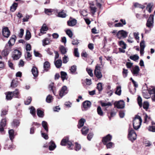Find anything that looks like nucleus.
Returning a JSON list of instances; mask_svg holds the SVG:
<instances>
[{
    "label": "nucleus",
    "instance_id": "nucleus-64",
    "mask_svg": "<svg viewBox=\"0 0 155 155\" xmlns=\"http://www.w3.org/2000/svg\"><path fill=\"white\" fill-rule=\"evenodd\" d=\"M148 130L150 131L155 132V127L153 126H150Z\"/></svg>",
    "mask_w": 155,
    "mask_h": 155
},
{
    "label": "nucleus",
    "instance_id": "nucleus-12",
    "mask_svg": "<svg viewBox=\"0 0 155 155\" xmlns=\"http://www.w3.org/2000/svg\"><path fill=\"white\" fill-rule=\"evenodd\" d=\"M2 34L5 37L8 38L9 37L10 32L7 27H5L3 29Z\"/></svg>",
    "mask_w": 155,
    "mask_h": 155
},
{
    "label": "nucleus",
    "instance_id": "nucleus-38",
    "mask_svg": "<svg viewBox=\"0 0 155 155\" xmlns=\"http://www.w3.org/2000/svg\"><path fill=\"white\" fill-rule=\"evenodd\" d=\"M137 101L138 104L140 107H141L142 106V99L140 96H138L137 98Z\"/></svg>",
    "mask_w": 155,
    "mask_h": 155
},
{
    "label": "nucleus",
    "instance_id": "nucleus-37",
    "mask_svg": "<svg viewBox=\"0 0 155 155\" xmlns=\"http://www.w3.org/2000/svg\"><path fill=\"white\" fill-rule=\"evenodd\" d=\"M50 67V63L48 61H45L44 64V71H47V69L49 68Z\"/></svg>",
    "mask_w": 155,
    "mask_h": 155
},
{
    "label": "nucleus",
    "instance_id": "nucleus-8",
    "mask_svg": "<svg viewBox=\"0 0 155 155\" xmlns=\"http://www.w3.org/2000/svg\"><path fill=\"white\" fill-rule=\"evenodd\" d=\"M154 15L151 14L150 15L146 23V26L148 28H150L152 26L153 23Z\"/></svg>",
    "mask_w": 155,
    "mask_h": 155
},
{
    "label": "nucleus",
    "instance_id": "nucleus-48",
    "mask_svg": "<svg viewBox=\"0 0 155 155\" xmlns=\"http://www.w3.org/2000/svg\"><path fill=\"white\" fill-rule=\"evenodd\" d=\"M122 74L123 77L125 78L127 77L128 74V70L124 68L123 69Z\"/></svg>",
    "mask_w": 155,
    "mask_h": 155
},
{
    "label": "nucleus",
    "instance_id": "nucleus-60",
    "mask_svg": "<svg viewBox=\"0 0 155 155\" xmlns=\"http://www.w3.org/2000/svg\"><path fill=\"white\" fill-rule=\"evenodd\" d=\"M86 71L88 74L91 77H92L93 76V74L92 73V70L87 68L86 69Z\"/></svg>",
    "mask_w": 155,
    "mask_h": 155
},
{
    "label": "nucleus",
    "instance_id": "nucleus-29",
    "mask_svg": "<svg viewBox=\"0 0 155 155\" xmlns=\"http://www.w3.org/2000/svg\"><path fill=\"white\" fill-rule=\"evenodd\" d=\"M60 50L62 54H65L67 52V50L63 46H61L60 47Z\"/></svg>",
    "mask_w": 155,
    "mask_h": 155
},
{
    "label": "nucleus",
    "instance_id": "nucleus-24",
    "mask_svg": "<svg viewBox=\"0 0 155 155\" xmlns=\"http://www.w3.org/2000/svg\"><path fill=\"white\" fill-rule=\"evenodd\" d=\"M42 125L43 127L44 128L47 132H48V124L47 123L44 121H43L42 123Z\"/></svg>",
    "mask_w": 155,
    "mask_h": 155
},
{
    "label": "nucleus",
    "instance_id": "nucleus-18",
    "mask_svg": "<svg viewBox=\"0 0 155 155\" xmlns=\"http://www.w3.org/2000/svg\"><path fill=\"white\" fill-rule=\"evenodd\" d=\"M51 41L49 38H45L42 41L43 46H45L46 45H49L50 44Z\"/></svg>",
    "mask_w": 155,
    "mask_h": 155
},
{
    "label": "nucleus",
    "instance_id": "nucleus-46",
    "mask_svg": "<svg viewBox=\"0 0 155 155\" xmlns=\"http://www.w3.org/2000/svg\"><path fill=\"white\" fill-rule=\"evenodd\" d=\"M20 122L18 120H13V123L12 124V125L13 126H17L19 125Z\"/></svg>",
    "mask_w": 155,
    "mask_h": 155
},
{
    "label": "nucleus",
    "instance_id": "nucleus-62",
    "mask_svg": "<svg viewBox=\"0 0 155 155\" xmlns=\"http://www.w3.org/2000/svg\"><path fill=\"white\" fill-rule=\"evenodd\" d=\"M81 149V145L78 144L77 143H75V150L76 151L79 150Z\"/></svg>",
    "mask_w": 155,
    "mask_h": 155
},
{
    "label": "nucleus",
    "instance_id": "nucleus-33",
    "mask_svg": "<svg viewBox=\"0 0 155 155\" xmlns=\"http://www.w3.org/2000/svg\"><path fill=\"white\" fill-rule=\"evenodd\" d=\"M13 96L15 97H19V92L18 89H16L14 91L12 92Z\"/></svg>",
    "mask_w": 155,
    "mask_h": 155
},
{
    "label": "nucleus",
    "instance_id": "nucleus-2",
    "mask_svg": "<svg viewBox=\"0 0 155 155\" xmlns=\"http://www.w3.org/2000/svg\"><path fill=\"white\" fill-rule=\"evenodd\" d=\"M61 144L62 146L68 145V148L70 150L72 149L74 145L72 143L68 140V138H65L63 139L61 143Z\"/></svg>",
    "mask_w": 155,
    "mask_h": 155
},
{
    "label": "nucleus",
    "instance_id": "nucleus-10",
    "mask_svg": "<svg viewBox=\"0 0 155 155\" xmlns=\"http://www.w3.org/2000/svg\"><path fill=\"white\" fill-rule=\"evenodd\" d=\"M112 138V136L110 134H108L106 136L103 137L102 139V142L104 144L110 142Z\"/></svg>",
    "mask_w": 155,
    "mask_h": 155
},
{
    "label": "nucleus",
    "instance_id": "nucleus-59",
    "mask_svg": "<svg viewBox=\"0 0 155 155\" xmlns=\"http://www.w3.org/2000/svg\"><path fill=\"white\" fill-rule=\"evenodd\" d=\"M62 60L63 63H66L68 61V58L67 56L65 55L63 58Z\"/></svg>",
    "mask_w": 155,
    "mask_h": 155
},
{
    "label": "nucleus",
    "instance_id": "nucleus-11",
    "mask_svg": "<svg viewBox=\"0 0 155 155\" xmlns=\"http://www.w3.org/2000/svg\"><path fill=\"white\" fill-rule=\"evenodd\" d=\"M77 23V20L74 18H72L71 17L70 18L69 20L67 21L68 25L70 26H74Z\"/></svg>",
    "mask_w": 155,
    "mask_h": 155
},
{
    "label": "nucleus",
    "instance_id": "nucleus-41",
    "mask_svg": "<svg viewBox=\"0 0 155 155\" xmlns=\"http://www.w3.org/2000/svg\"><path fill=\"white\" fill-rule=\"evenodd\" d=\"M97 111L98 115L101 116L103 115V113L101 107L99 106L97 107Z\"/></svg>",
    "mask_w": 155,
    "mask_h": 155
},
{
    "label": "nucleus",
    "instance_id": "nucleus-50",
    "mask_svg": "<svg viewBox=\"0 0 155 155\" xmlns=\"http://www.w3.org/2000/svg\"><path fill=\"white\" fill-rule=\"evenodd\" d=\"M77 66L76 65H73L71 67L70 70L72 74H74L76 71Z\"/></svg>",
    "mask_w": 155,
    "mask_h": 155
},
{
    "label": "nucleus",
    "instance_id": "nucleus-56",
    "mask_svg": "<svg viewBox=\"0 0 155 155\" xmlns=\"http://www.w3.org/2000/svg\"><path fill=\"white\" fill-rule=\"evenodd\" d=\"M140 48L144 49L145 47V41L143 40H142L140 43Z\"/></svg>",
    "mask_w": 155,
    "mask_h": 155
},
{
    "label": "nucleus",
    "instance_id": "nucleus-23",
    "mask_svg": "<svg viewBox=\"0 0 155 155\" xmlns=\"http://www.w3.org/2000/svg\"><path fill=\"white\" fill-rule=\"evenodd\" d=\"M85 120L84 118H81L79 120L78 125V127L79 128H80L84 125V123L85 122Z\"/></svg>",
    "mask_w": 155,
    "mask_h": 155
},
{
    "label": "nucleus",
    "instance_id": "nucleus-3",
    "mask_svg": "<svg viewBox=\"0 0 155 155\" xmlns=\"http://www.w3.org/2000/svg\"><path fill=\"white\" fill-rule=\"evenodd\" d=\"M128 137L129 140L132 142L136 139L137 134L134 130L132 128L129 129Z\"/></svg>",
    "mask_w": 155,
    "mask_h": 155
},
{
    "label": "nucleus",
    "instance_id": "nucleus-6",
    "mask_svg": "<svg viewBox=\"0 0 155 155\" xmlns=\"http://www.w3.org/2000/svg\"><path fill=\"white\" fill-rule=\"evenodd\" d=\"M21 55V52L19 51L15 50L13 51L12 57L14 60H17L20 58Z\"/></svg>",
    "mask_w": 155,
    "mask_h": 155
},
{
    "label": "nucleus",
    "instance_id": "nucleus-44",
    "mask_svg": "<svg viewBox=\"0 0 155 155\" xmlns=\"http://www.w3.org/2000/svg\"><path fill=\"white\" fill-rule=\"evenodd\" d=\"M101 106L102 107H106V106H111L112 105V104L110 102H107V103L103 102H101Z\"/></svg>",
    "mask_w": 155,
    "mask_h": 155
},
{
    "label": "nucleus",
    "instance_id": "nucleus-17",
    "mask_svg": "<svg viewBox=\"0 0 155 155\" xmlns=\"http://www.w3.org/2000/svg\"><path fill=\"white\" fill-rule=\"evenodd\" d=\"M31 72L34 77H36L38 75V71L36 67L33 66L31 69Z\"/></svg>",
    "mask_w": 155,
    "mask_h": 155
},
{
    "label": "nucleus",
    "instance_id": "nucleus-36",
    "mask_svg": "<svg viewBox=\"0 0 155 155\" xmlns=\"http://www.w3.org/2000/svg\"><path fill=\"white\" fill-rule=\"evenodd\" d=\"M29 109L30 110V114L33 116H34L35 114V108L33 106H31L29 107Z\"/></svg>",
    "mask_w": 155,
    "mask_h": 155
},
{
    "label": "nucleus",
    "instance_id": "nucleus-19",
    "mask_svg": "<svg viewBox=\"0 0 155 155\" xmlns=\"http://www.w3.org/2000/svg\"><path fill=\"white\" fill-rule=\"evenodd\" d=\"M49 149L50 150H53L56 147V146L54 142L51 141L49 143Z\"/></svg>",
    "mask_w": 155,
    "mask_h": 155
},
{
    "label": "nucleus",
    "instance_id": "nucleus-26",
    "mask_svg": "<svg viewBox=\"0 0 155 155\" xmlns=\"http://www.w3.org/2000/svg\"><path fill=\"white\" fill-rule=\"evenodd\" d=\"M12 92H8L6 95V98L7 100H10L12 99L13 96Z\"/></svg>",
    "mask_w": 155,
    "mask_h": 155
},
{
    "label": "nucleus",
    "instance_id": "nucleus-34",
    "mask_svg": "<svg viewBox=\"0 0 155 155\" xmlns=\"http://www.w3.org/2000/svg\"><path fill=\"white\" fill-rule=\"evenodd\" d=\"M149 103L147 101H145L143 102V108L145 109L146 110L149 108Z\"/></svg>",
    "mask_w": 155,
    "mask_h": 155
},
{
    "label": "nucleus",
    "instance_id": "nucleus-51",
    "mask_svg": "<svg viewBox=\"0 0 155 155\" xmlns=\"http://www.w3.org/2000/svg\"><path fill=\"white\" fill-rule=\"evenodd\" d=\"M52 12V10L51 9L45 8V13L48 15H51Z\"/></svg>",
    "mask_w": 155,
    "mask_h": 155
},
{
    "label": "nucleus",
    "instance_id": "nucleus-25",
    "mask_svg": "<svg viewBox=\"0 0 155 155\" xmlns=\"http://www.w3.org/2000/svg\"><path fill=\"white\" fill-rule=\"evenodd\" d=\"M9 138L12 140L14 138V131L13 130H10L8 131Z\"/></svg>",
    "mask_w": 155,
    "mask_h": 155
},
{
    "label": "nucleus",
    "instance_id": "nucleus-47",
    "mask_svg": "<svg viewBox=\"0 0 155 155\" xmlns=\"http://www.w3.org/2000/svg\"><path fill=\"white\" fill-rule=\"evenodd\" d=\"M143 95L144 98L147 99L150 98V94H149L147 92H143Z\"/></svg>",
    "mask_w": 155,
    "mask_h": 155
},
{
    "label": "nucleus",
    "instance_id": "nucleus-1",
    "mask_svg": "<svg viewBox=\"0 0 155 155\" xmlns=\"http://www.w3.org/2000/svg\"><path fill=\"white\" fill-rule=\"evenodd\" d=\"M142 122V119L140 116L135 115L133 120V125L134 129L137 130L138 129L141 124Z\"/></svg>",
    "mask_w": 155,
    "mask_h": 155
},
{
    "label": "nucleus",
    "instance_id": "nucleus-28",
    "mask_svg": "<svg viewBox=\"0 0 155 155\" xmlns=\"http://www.w3.org/2000/svg\"><path fill=\"white\" fill-rule=\"evenodd\" d=\"M118 44L119 45L122 47L123 49H126V45L123 41H119Z\"/></svg>",
    "mask_w": 155,
    "mask_h": 155
},
{
    "label": "nucleus",
    "instance_id": "nucleus-61",
    "mask_svg": "<svg viewBox=\"0 0 155 155\" xmlns=\"http://www.w3.org/2000/svg\"><path fill=\"white\" fill-rule=\"evenodd\" d=\"M116 22V20H115L114 21V23L112 22H110L108 23V25L110 27H113L114 26L115 27H116V23H115Z\"/></svg>",
    "mask_w": 155,
    "mask_h": 155
},
{
    "label": "nucleus",
    "instance_id": "nucleus-40",
    "mask_svg": "<svg viewBox=\"0 0 155 155\" xmlns=\"http://www.w3.org/2000/svg\"><path fill=\"white\" fill-rule=\"evenodd\" d=\"M10 51V50L6 49L3 50L2 52V55L5 56H7L9 54Z\"/></svg>",
    "mask_w": 155,
    "mask_h": 155
},
{
    "label": "nucleus",
    "instance_id": "nucleus-4",
    "mask_svg": "<svg viewBox=\"0 0 155 155\" xmlns=\"http://www.w3.org/2000/svg\"><path fill=\"white\" fill-rule=\"evenodd\" d=\"M101 67L98 65H97L94 71V74L98 79H100L102 77V74L101 71Z\"/></svg>",
    "mask_w": 155,
    "mask_h": 155
},
{
    "label": "nucleus",
    "instance_id": "nucleus-31",
    "mask_svg": "<svg viewBox=\"0 0 155 155\" xmlns=\"http://www.w3.org/2000/svg\"><path fill=\"white\" fill-rule=\"evenodd\" d=\"M18 84V81H17L13 80L11 83V86L12 87L14 88L16 87Z\"/></svg>",
    "mask_w": 155,
    "mask_h": 155
},
{
    "label": "nucleus",
    "instance_id": "nucleus-35",
    "mask_svg": "<svg viewBox=\"0 0 155 155\" xmlns=\"http://www.w3.org/2000/svg\"><path fill=\"white\" fill-rule=\"evenodd\" d=\"M48 30V28L45 25H43L41 29L40 32L43 34L45 33V31H46Z\"/></svg>",
    "mask_w": 155,
    "mask_h": 155
},
{
    "label": "nucleus",
    "instance_id": "nucleus-32",
    "mask_svg": "<svg viewBox=\"0 0 155 155\" xmlns=\"http://www.w3.org/2000/svg\"><path fill=\"white\" fill-rule=\"evenodd\" d=\"M18 6V4L16 3H14L10 7V10L11 12H14Z\"/></svg>",
    "mask_w": 155,
    "mask_h": 155
},
{
    "label": "nucleus",
    "instance_id": "nucleus-52",
    "mask_svg": "<svg viewBox=\"0 0 155 155\" xmlns=\"http://www.w3.org/2000/svg\"><path fill=\"white\" fill-rule=\"evenodd\" d=\"M31 98L30 97H28L25 101V104L26 105H28L31 102Z\"/></svg>",
    "mask_w": 155,
    "mask_h": 155
},
{
    "label": "nucleus",
    "instance_id": "nucleus-22",
    "mask_svg": "<svg viewBox=\"0 0 155 155\" xmlns=\"http://www.w3.org/2000/svg\"><path fill=\"white\" fill-rule=\"evenodd\" d=\"M90 8L92 13L93 15H94L96 12L97 8L94 6V4H90Z\"/></svg>",
    "mask_w": 155,
    "mask_h": 155
},
{
    "label": "nucleus",
    "instance_id": "nucleus-39",
    "mask_svg": "<svg viewBox=\"0 0 155 155\" xmlns=\"http://www.w3.org/2000/svg\"><path fill=\"white\" fill-rule=\"evenodd\" d=\"M61 77L63 81L64 80L67 79L66 77L67 76V74L66 72L64 71H61Z\"/></svg>",
    "mask_w": 155,
    "mask_h": 155
},
{
    "label": "nucleus",
    "instance_id": "nucleus-58",
    "mask_svg": "<svg viewBox=\"0 0 155 155\" xmlns=\"http://www.w3.org/2000/svg\"><path fill=\"white\" fill-rule=\"evenodd\" d=\"M121 87L120 86L117 87V95L120 96L121 94Z\"/></svg>",
    "mask_w": 155,
    "mask_h": 155
},
{
    "label": "nucleus",
    "instance_id": "nucleus-21",
    "mask_svg": "<svg viewBox=\"0 0 155 155\" xmlns=\"http://www.w3.org/2000/svg\"><path fill=\"white\" fill-rule=\"evenodd\" d=\"M89 130L88 128L86 126L84 127L81 130V132L82 134L84 135H86Z\"/></svg>",
    "mask_w": 155,
    "mask_h": 155
},
{
    "label": "nucleus",
    "instance_id": "nucleus-20",
    "mask_svg": "<svg viewBox=\"0 0 155 155\" xmlns=\"http://www.w3.org/2000/svg\"><path fill=\"white\" fill-rule=\"evenodd\" d=\"M62 64V61L61 59L58 60L54 62L55 66L58 68H59L61 66Z\"/></svg>",
    "mask_w": 155,
    "mask_h": 155
},
{
    "label": "nucleus",
    "instance_id": "nucleus-7",
    "mask_svg": "<svg viewBox=\"0 0 155 155\" xmlns=\"http://www.w3.org/2000/svg\"><path fill=\"white\" fill-rule=\"evenodd\" d=\"M68 92V90L67 87L65 86H64L62 87L60 91L59 95L61 97H62L64 96L67 94Z\"/></svg>",
    "mask_w": 155,
    "mask_h": 155
},
{
    "label": "nucleus",
    "instance_id": "nucleus-54",
    "mask_svg": "<svg viewBox=\"0 0 155 155\" xmlns=\"http://www.w3.org/2000/svg\"><path fill=\"white\" fill-rule=\"evenodd\" d=\"M119 115L120 118H123L125 115V111L123 110L120 111L119 112Z\"/></svg>",
    "mask_w": 155,
    "mask_h": 155
},
{
    "label": "nucleus",
    "instance_id": "nucleus-5",
    "mask_svg": "<svg viewBox=\"0 0 155 155\" xmlns=\"http://www.w3.org/2000/svg\"><path fill=\"white\" fill-rule=\"evenodd\" d=\"M127 36V32L123 30L119 31L117 33V37L119 39L124 38Z\"/></svg>",
    "mask_w": 155,
    "mask_h": 155
},
{
    "label": "nucleus",
    "instance_id": "nucleus-63",
    "mask_svg": "<svg viewBox=\"0 0 155 155\" xmlns=\"http://www.w3.org/2000/svg\"><path fill=\"white\" fill-rule=\"evenodd\" d=\"M96 1L97 6L99 8H101V3L102 2V0H96Z\"/></svg>",
    "mask_w": 155,
    "mask_h": 155
},
{
    "label": "nucleus",
    "instance_id": "nucleus-45",
    "mask_svg": "<svg viewBox=\"0 0 155 155\" xmlns=\"http://www.w3.org/2000/svg\"><path fill=\"white\" fill-rule=\"evenodd\" d=\"M26 54H27V55L25 56V58L28 61H29V60H31V54L28 51L27 52Z\"/></svg>",
    "mask_w": 155,
    "mask_h": 155
},
{
    "label": "nucleus",
    "instance_id": "nucleus-55",
    "mask_svg": "<svg viewBox=\"0 0 155 155\" xmlns=\"http://www.w3.org/2000/svg\"><path fill=\"white\" fill-rule=\"evenodd\" d=\"M31 37V35L30 32L27 31L26 33L25 38L26 40H29Z\"/></svg>",
    "mask_w": 155,
    "mask_h": 155
},
{
    "label": "nucleus",
    "instance_id": "nucleus-49",
    "mask_svg": "<svg viewBox=\"0 0 155 155\" xmlns=\"http://www.w3.org/2000/svg\"><path fill=\"white\" fill-rule=\"evenodd\" d=\"M97 88L99 91H102L103 89L102 83L100 82L98 83Z\"/></svg>",
    "mask_w": 155,
    "mask_h": 155
},
{
    "label": "nucleus",
    "instance_id": "nucleus-9",
    "mask_svg": "<svg viewBox=\"0 0 155 155\" xmlns=\"http://www.w3.org/2000/svg\"><path fill=\"white\" fill-rule=\"evenodd\" d=\"M91 104V103L89 101H84L83 103L82 110L85 111L87 110L90 107Z\"/></svg>",
    "mask_w": 155,
    "mask_h": 155
},
{
    "label": "nucleus",
    "instance_id": "nucleus-15",
    "mask_svg": "<svg viewBox=\"0 0 155 155\" xmlns=\"http://www.w3.org/2000/svg\"><path fill=\"white\" fill-rule=\"evenodd\" d=\"M117 108H123L124 107L125 103L124 101L120 100L117 101Z\"/></svg>",
    "mask_w": 155,
    "mask_h": 155
},
{
    "label": "nucleus",
    "instance_id": "nucleus-13",
    "mask_svg": "<svg viewBox=\"0 0 155 155\" xmlns=\"http://www.w3.org/2000/svg\"><path fill=\"white\" fill-rule=\"evenodd\" d=\"M140 70L139 67L138 66H136L131 70V71L134 75L137 76L139 73Z\"/></svg>",
    "mask_w": 155,
    "mask_h": 155
},
{
    "label": "nucleus",
    "instance_id": "nucleus-16",
    "mask_svg": "<svg viewBox=\"0 0 155 155\" xmlns=\"http://www.w3.org/2000/svg\"><path fill=\"white\" fill-rule=\"evenodd\" d=\"M16 39V36L14 35H13L8 42L9 46H11L14 44L15 41Z\"/></svg>",
    "mask_w": 155,
    "mask_h": 155
},
{
    "label": "nucleus",
    "instance_id": "nucleus-53",
    "mask_svg": "<svg viewBox=\"0 0 155 155\" xmlns=\"http://www.w3.org/2000/svg\"><path fill=\"white\" fill-rule=\"evenodd\" d=\"M52 100V97L50 95H48L46 98V101L48 103L51 102Z\"/></svg>",
    "mask_w": 155,
    "mask_h": 155
},
{
    "label": "nucleus",
    "instance_id": "nucleus-43",
    "mask_svg": "<svg viewBox=\"0 0 155 155\" xmlns=\"http://www.w3.org/2000/svg\"><path fill=\"white\" fill-rule=\"evenodd\" d=\"M104 145H106V147L107 149L111 148L114 146V143L111 142H109Z\"/></svg>",
    "mask_w": 155,
    "mask_h": 155
},
{
    "label": "nucleus",
    "instance_id": "nucleus-30",
    "mask_svg": "<svg viewBox=\"0 0 155 155\" xmlns=\"http://www.w3.org/2000/svg\"><path fill=\"white\" fill-rule=\"evenodd\" d=\"M37 115L39 117H44V114L43 112L39 109H38L37 110Z\"/></svg>",
    "mask_w": 155,
    "mask_h": 155
},
{
    "label": "nucleus",
    "instance_id": "nucleus-14",
    "mask_svg": "<svg viewBox=\"0 0 155 155\" xmlns=\"http://www.w3.org/2000/svg\"><path fill=\"white\" fill-rule=\"evenodd\" d=\"M6 124V120L5 119H2L0 123V132H2L4 130V127Z\"/></svg>",
    "mask_w": 155,
    "mask_h": 155
},
{
    "label": "nucleus",
    "instance_id": "nucleus-27",
    "mask_svg": "<svg viewBox=\"0 0 155 155\" xmlns=\"http://www.w3.org/2000/svg\"><path fill=\"white\" fill-rule=\"evenodd\" d=\"M66 14L64 12V11L59 12L58 14V17L62 18L66 17Z\"/></svg>",
    "mask_w": 155,
    "mask_h": 155
},
{
    "label": "nucleus",
    "instance_id": "nucleus-57",
    "mask_svg": "<svg viewBox=\"0 0 155 155\" xmlns=\"http://www.w3.org/2000/svg\"><path fill=\"white\" fill-rule=\"evenodd\" d=\"M67 34L70 38H71L73 36V33L72 31L69 29L68 30L66 31Z\"/></svg>",
    "mask_w": 155,
    "mask_h": 155
},
{
    "label": "nucleus",
    "instance_id": "nucleus-42",
    "mask_svg": "<svg viewBox=\"0 0 155 155\" xmlns=\"http://www.w3.org/2000/svg\"><path fill=\"white\" fill-rule=\"evenodd\" d=\"M130 58L134 61H136L139 58V56L137 55H134L133 56H130Z\"/></svg>",
    "mask_w": 155,
    "mask_h": 155
}]
</instances>
